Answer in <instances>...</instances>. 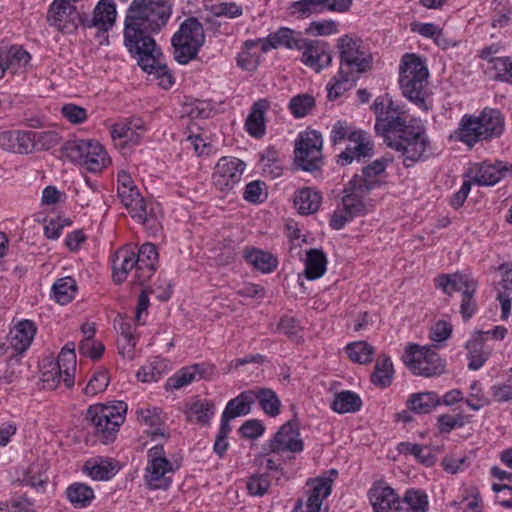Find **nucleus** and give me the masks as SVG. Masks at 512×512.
I'll return each mask as SVG.
<instances>
[{"mask_svg":"<svg viewBox=\"0 0 512 512\" xmlns=\"http://www.w3.org/2000/svg\"><path fill=\"white\" fill-rule=\"evenodd\" d=\"M373 109L376 114L375 131L388 147L401 153L406 168L430 156L431 142L424 125L415 120L407 124L406 111L388 94L378 96Z\"/></svg>","mask_w":512,"mask_h":512,"instance_id":"obj_1","label":"nucleus"},{"mask_svg":"<svg viewBox=\"0 0 512 512\" xmlns=\"http://www.w3.org/2000/svg\"><path fill=\"white\" fill-rule=\"evenodd\" d=\"M172 12L171 0H133L124 25V44L128 51L156 47L152 36L167 26Z\"/></svg>","mask_w":512,"mask_h":512,"instance_id":"obj_2","label":"nucleus"},{"mask_svg":"<svg viewBox=\"0 0 512 512\" xmlns=\"http://www.w3.org/2000/svg\"><path fill=\"white\" fill-rule=\"evenodd\" d=\"M116 19V6L113 0H101L92 13L85 11V4L73 5L63 0H55L49 7L47 21L58 31L73 33L80 23L84 28H97L107 32Z\"/></svg>","mask_w":512,"mask_h":512,"instance_id":"obj_3","label":"nucleus"},{"mask_svg":"<svg viewBox=\"0 0 512 512\" xmlns=\"http://www.w3.org/2000/svg\"><path fill=\"white\" fill-rule=\"evenodd\" d=\"M428 76L429 72L426 64L419 56L413 53L403 55L399 71V84L402 94L425 110L427 106L424 87L428 83Z\"/></svg>","mask_w":512,"mask_h":512,"instance_id":"obj_4","label":"nucleus"},{"mask_svg":"<svg viewBox=\"0 0 512 512\" xmlns=\"http://www.w3.org/2000/svg\"><path fill=\"white\" fill-rule=\"evenodd\" d=\"M127 404L119 401L114 405L97 404L90 406L86 420L93 426L95 436L104 444L113 442L119 427L125 421Z\"/></svg>","mask_w":512,"mask_h":512,"instance_id":"obj_5","label":"nucleus"},{"mask_svg":"<svg viewBox=\"0 0 512 512\" xmlns=\"http://www.w3.org/2000/svg\"><path fill=\"white\" fill-rule=\"evenodd\" d=\"M61 152L63 157L90 172H100L110 163L103 146L96 140H68L61 147Z\"/></svg>","mask_w":512,"mask_h":512,"instance_id":"obj_6","label":"nucleus"},{"mask_svg":"<svg viewBox=\"0 0 512 512\" xmlns=\"http://www.w3.org/2000/svg\"><path fill=\"white\" fill-rule=\"evenodd\" d=\"M117 192L121 202L135 221L141 223L147 229H156L157 220L153 209L151 208L148 211L144 197L141 196L132 178L125 171L118 173Z\"/></svg>","mask_w":512,"mask_h":512,"instance_id":"obj_7","label":"nucleus"},{"mask_svg":"<svg viewBox=\"0 0 512 512\" xmlns=\"http://www.w3.org/2000/svg\"><path fill=\"white\" fill-rule=\"evenodd\" d=\"M205 34L202 24L195 17L186 19L172 37L174 58L180 64L195 59L204 44Z\"/></svg>","mask_w":512,"mask_h":512,"instance_id":"obj_8","label":"nucleus"},{"mask_svg":"<svg viewBox=\"0 0 512 512\" xmlns=\"http://www.w3.org/2000/svg\"><path fill=\"white\" fill-rule=\"evenodd\" d=\"M323 138L316 130H305L298 135L294 145V164L303 171H320L324 165Z\"/></svg>","mask_w":512,"mask_h":512,"instance_id":"obj_9","label":"nucleus"},{"mask_svg":"<svg viewBox=\"0 0 512 512\" xmlns=\"http://www.w3.org/2000/svg\"><path fill=\"white\" fill-rule=\"evenodd\" d=\"M341 73L359 77L372 69L373 57L365 50L361 41L348 35L340 38L337 43Z\"/></svg>","mask_w":512,"mask_h":512,"instance_id":"obj_10","label":"nucleus"},{"mask_svg":"<svg viewBox=\"0 0 512 512\" xmlns=\"http://www.w3.org/2000/svg\"><path fill=\"white\" fill-rule=\"evenodd\" d=\"M166 457L164 447L155 445L147 451V465L144 480L149 489L166 490L172 483L171 475L177 470Z\"/></svg>","mask_w":512,"mask_h":512,"instance_id":"obj_11","label":"nucleus"},{"mask_svg":"<svg viewBox=\"0 0 512 512\" xmlns=\"http://www.w3.org/2000/svg\"><path fill=\"white\" fill-rule=\"evenodd\" d=\"M408 367L413 374L423 377H434L444 372L445 364L439 354L426 347L410 344L406 348Z\"/></svg>","mask_w":512,"mask_h":512,"instance_id":"obj_12","label":"nucleus"},{"mask_svg":"<svg viewBox=\"0 0 512 512\" xmlns=\"http://www.w3.org/2000/svg\"><path fill=\"white\" fill-rule=\"evenodd\" d=\"M129 52L137 57L138 65L143 71L153 74L158 79L160 87L166 90L172 87L174 78L168 67L161 63L162 52L158 46Z\"/></svg>","mask_w":512,"mask_h":512,"instance_id":"obj_13","label":"nucleus"},{"mask_svg":"<svg viewBox=\"0 0 512 512\" xmlns=\"http://www.w3.org/2000/svg\"><path fill=\"white\" fill-rule=\"evenodd\" d=\"M305 39L301 32L295 31L288 27H281L276 32L270 33L266 39L247 40L244 45L248 49L261 45L263 52L270 49H278L284 47L289 50H299L305 45Z\"/></svg>","mask_w":512,"mask_h":512,"instance_id":"obj_14","label":"nucleus"},{"mask_svg":"<svg viewBox=\"0 0 512 512\" xmlns=\"http://www.w3.org/2000/svg\"><path fill=\"white\" fill-rule=\"evenodd\" d=\"M244 169L245 163L240 159L222 157L215 166L213 184L220 191L230 190L240 181Z\"/></svg>","mask_w":512,"mask_h":512,"instance_id":"obj_15","label":"nucleus"},{"mask_svg":"<svg viewBox=\"0 0 512 512\" xmlns=\"http://www.w3.org/2000/svg\"><path fill=\"white\" fill-rule=\"evenodd\" d=\"M267 452L279 453L284 451L301 452L303 442L299 439L298 423L290 420L280 427L278 432L270 440L268 448H263Z\"/></svg>","mask_w":512,"mask_h":512,"instance_id":"obj_16","label":"nucleus"},{"mask_svg":"<svg viewBox=\"0 0 512 512\" xmlns=\"http://www.w3.org/2000/svg\"><path fill=\"white\" fill-rule=\"evenodd\" d=\"M301 50V62L315 72H320L332 63L330 46L325 41L305 39Z\"/></svg>","mask_w":512,"mask_h":512,"instance_id":"obj_17","label":"nucleus"},{"mask_svg":"<svg viewBox=\"0 0 512 512\" xmlns=\"http://www.w3.org/2000/svg\"><path fill=\"white\" fill-rule=\"evenodd\" d=\"M145 127L140 119H130L112 125L111 137L116 146L121 148L140 143Z\"/></svg>","mask_w":512,"mask_h":512,"instance_id":"obj_18","label":"nucleus"},{"mask_svg":"<svg viewBox=\"0 0 512 512\" xmlns=\"http://www.w3.org/2000/svg\"><path fill=\"white\" fill-rule=\"evenodd\" d=\"M134 261H137L134 273L135 282L143 285L156 271L158 262L156 246L152 243L143 244L137 253L134 251Z\"/></svg>","mask_w":512,"mask_h":512,"instance_id":"obj_19","label":"nucleus"},{"mask_svg":"<svg viewBox=\"0 0 512 512\" xmlns=\"http://www.w3.org/2000/svg\"><path fill=\"white\" fill-rule=\"evenodd\" d=\"M352 5V0H300L292 4V13L305 18L313 13L324 10L334 12H346Z\"/></svg>","mask_w":512,"mask_h":512,"instance_id":"obj_20","label":"nucleus"},{"mask_svg":"<svg viewBox=\"0 0 512 512\" xmlns=\"http://www.w3.org/2000/svg\"><path fill=\"white\" fill-rule=\"evenodd\" d=\"M351 142L354 146H347L344 151L338 155L337 162L342 166L350 164L353 159L372 157L374 144L368 134L363 130H358L351 134Z\"/></svg>","mask_w":512,"mask_h":512,"instance_id":"obj_21","label":"nucleus"},{"mask_svg":"<svg viewBox=\"0 0 512 512\" xmlns=\"http://www.w3.org/2000/svg\"><path fill=\"white\" fill-rule=\"evenodd\" d=\"M391 161L392 159L382 157L363 167L362 176L355 175L351 179L352 187L356 190H360L362 193H368L377 183L375 178L385 172L387 165Z\"/></svg>","mask_w":512,"mask_h":512,"instance_id":"obj_22","label":"nucleus"},{"mask_svg":"<svg viewBox=\"0 0 512 512\" xmlns=\"http://www.w3.org/2000/svg\"><path fill=\"white\" fill-rule=\"evenodd\" d=\"M369 494L374 512H397L402 510L399 496L389 486H375Z\"/></svg>","mask_w":512,"mask_h":512,"instance_id":"obj_23","label":"nucleus"},{"mask_svg":"<svg viewBox=\"0 0 512 512\" xmlns=\"http://www.w3.org/2000/svg\"><path fill=\"white\" fill-rule=\"evenodd\" d=\"M512 171V165L497 161L494 164L483 162L477 169L473 178L474 182L481 186H491L502 180Z\"/></svg>","mask_w":512,"mask_h":512,"instance_id":"obj_24","label":"nucleus"},{"mask_svg":"<svg viewBox=\"0 0 512 512\" xmlns=\"http://www.w3.org/2000/svg\"><path fill=\"white\" fill-rule=\"evenodd\" d=\"M435 286L451 295L455 291H476L477 282L466 274H441L434 280Z\"/></svg>","mask_w":512,"mask_h":512,"instance_id":"obj_25","label":"nucleus"},{"mask_svg":"<svg viewBox=\"0 0 512 512\" xmlns=\"http://www.w3.org/2000/svg\"><path fill=\"white\" fill-rule=\"evenodd\" d=\"M477 120L485 140L500 137L504 131L505 121L498 109L484 108Z\"/></svg>","mask_w":512,"mask_h":512,"instance_id":"obj_26","label":"nucleus"},{"mask_svg":"<svg viewBox=\"0 0 512 512\" xmlns=\"http://www.w3.org/2000/svg\"><path fill=\"white\" fill-rule=\"evenodd\" d=\"M269 106V101L266 99H259L252 105L245 121V129L250 136L256 139L264 136L266 129L265 113Z\"/></svg>","mask_w":512,"mask_h":512,"instance_id":"obj_27","label":"nucleus"},{"mask_svg":"<svg viewBox=\"0 0 512 512\" xmlns=\"http://www.w3.org/2000/svg\"><path fill=\"white\" fill-rule=\"evenodd\" d=\"M84 471L94 480L107 481L119 471V464L112 458L96 457L85 462Z\"/></svg>","mask_w":512,"mask_h":512,"instance_id":"obj_28","label":"nucleus"},{"mask_svg":"<svg viewBox=\"0 0 512 512\" xmlns=\"http://www.w3.org/2000/svg\"><path fill=\"white\" fill-rule=\"evenodd\" d=\"M29 131L9 130L0 133V147L19 154L31 153Z\"/></svg>","mask_w":512,"mask_h":512,"instance_id":"obj_29","label":"nucleus"},{"mask_svg":"<svg viewBox=\"0 0 512 512\" xmlns=\"http://www.w3.org/2000/svg\"><path fill=\"white\" fill-rule=\"evenodd\" d=\"M322 202L319 191L311 187H305L296 192L294 205L302 215H309L317 212Z\"/></svg>","mask_w":512,"mask_h":512,"instance_id":"obj_30","label":"nucleus"},{"mask_svg":"<svg viewBox=\"0 0 512 512\" xmlns=\"http://www.w3.org/2000/svg\"><path fill=\"white\" fill-rule=\"evenodd\" d=\"M481 131L477 117L464 116L454 134L458 140L472 147L479 140H485Z\"/></svg>","mask_w":512,"mask_h":512,"instance_id":"obj_31","label":"nucleus"},{"mask_svg":"<svg viewBox=\"0 0 512 512\" xmlns=\"http://www.w3.org/2000/svg\"><path fill=\"white\" fill-rule=\"evenodd\" d=\"M137 261H134V250L124 248L116 253L113 261V280L116 284L123 283L128 273L134 268L136 270Z\"/></svg>","mask_w":512,"mask_h":512,"instance_id":"obj_32","label":"nucleus"},{"mask_svg":"<svg viewBox=\"0 0 512 512\" xmlns=\"http://www.w3.org/2000/svg\"><path fill=\"white\" fill-rule=\"evenodd\" d=\"M441 405V398L435 392H421L412 394L407 407L416 414H428Z\"/></svg>","mask_w":512,"mask_h":512,"instance_id":"obj_33","label":"nucleus"},{"mask_svg":"<svg viewBox=\"0 0 512 512\" xmlns=\"http://www.w3.org/2000/svg\"><path fill=\"white\" fill-rule=\"evenodd\" d=\"M36 334V326L30 320L19 322L14 329L11 340L12 347L19 353H23L31 345Z\"/></svg>","mask_w":512,"mask_h":512,"instance_id":"obj_34","label":"nucleus"},{"mask_svg":"<svg viewBox=\"0 0 512 512\" xmlns=\"http://www.w3.org/2000/svg\"><path fill=\"white\" fill-rule=\"evenodd\" d=\"M55 367L63 372V382L67 388H71L74 385V373L76 370V354L75 348L68 349V345H65L58 355L57 362L54 363Z\"/></svg>","mask_w":512,"mask_h":512,"instance_id":"obj_35","label":"nucleus"},{"mask_svg":"<svg viewBox=\"0 0 512 512\" xmlns=\"http://www.w3.org/2000/svg\"><path fill=\"white\" fill-rule=\"evenodd\" d=\"M327 258L321 249H310L306 253L305 277L308 280L320 278L326 271Z\"/></svg>","mask_w":512,"mask_h":512,"instance_id":"obj_36","label":"nucleus"},{"mask_svg":"<svg viewBox=\"0 0 512 512\" xmlns=\"http://www.w3.org/2000/svg\"><path fill=\"white\" fill-rule=\"evenodd\" d=\"M243 256L249 264L263 273H270L277 267V259L269 252L247 248Z\"/></svg>","mask_w":512,"mask_h":512,"instance_id":"obj_37","label":"nucleus"},{"mask_svg":"<svg viewBox=\"0 0 512 512\" xmlns=\"http://www.w3.org/2000/svg\"><path fill=\"white\" fill-rule=\"evenodd\" d=\"M331 493V480L319 479L310 491L305 512H320L323 500ZM298 512H304L303 506Z\"/></svg>","mask_w":512,"mask_h":512,"instance_id":"obj_38","label":"nucleus"},{"mask_svg":"<svg viewBox=\"0 0 512 512\" xmlns=\"http://www.w3.org/2000/svg\"><path fill=\"white\" fill-rule=\"evenodd\" d=\"M362 400L355 392L345 390L337 393L331 404L333 411L339 414L354 413L361 409Z\"/></svg>","mask_w":512,"mask_h":512,"instance_id":"obj_39","label":"nucleus"},{"mask_svg":"<svg viewBox=\"0 0 512 512\" xmlns=\"http://www.w3.org/2000/svg\"><path fill=\"white\" fill-rule=\"evenodd\" d=\"M214 403L207 399L194 401L186 411L187 419L200 425H209L214 414Z\"/></svg>","mask_w":512,"mask_h":512,"instance_id":"obj_40","label":"nucleus"},{"mask_svg":"<svg viewBox=\"0 0 512 512\" xmlns=\"http://www.w3.org/2000/svg\"><path fill=\"white\" fill-rule=\"evenodd\" d=\"M31 152L50 150L60 144L62 137L54 130L29 131Z\"/></svg>","mask_w":512,"mask_h":512,"instance_id":"obj_41","label":"nucleus"},{"mask_svg":"<svg viewBox=\"0 0 512 512\" xmlns=\"http://www.w3.org/2000/svg\"><path fill=\"white\" fill-rule=\"evenodd\" d=\"M345 195L342 197V207L351 214L353 217H357L365 214L366 206L363 201V196L366 193H362L360 190L354 189L351 185V181L348 183V187L344 189Z\"/></svg>","mask_w":512,"mask_h":512,"instance_id":"obj_42","label":"nucleus"},{"mask_svg":"<svg viewBox=\"0 0 512 512\" xmlns=\"http://www.w3.org/2000/svg\"><path fill=\"white\" fill-rule=\"evenodd\" d=\"M254 402L255 391H244L227 403L224 412L234 419L236 417L248 414L250 412L251 405Z\"/></svg>","mask_w":512,"mask_h":512,"instance_id":"obj_43","label":"nucleus"},{"mask_svg":"<svg viewBox=\"0 0 512 512\" xmlns=\"http://www.w3.org/2000/svg\"><path fill=\"white\" fill-rule=\"evenodd\" d=\"M358 78L353 75L341 73V69L327 84L328 99L333 101L350 90Z\"/></svg>","mask_w":512,"mask_h":512,"instance_id":"obj_44","label":"nucleus"},{"mask_svg":"<svg viewBox=\"0 0 512 512\" xmlns=\"http://www.w3.org/2000/svg\"><path fill=\"white\" fill-rule=\"evenodd\" d=\"M483 347L484 344L483 340L481 339L480 332H477V335L472 340L467 342V357L469 359L468 368L470 370L480 369L488 359V354L484 352Z\"/></svg>","mask_w":512,"mask_h":512,"instance_id":"obj_45","label":"nucleus"},{"mask_svg":"<svg viewBox=\"0 0 512 512\" xmlns=\"http://www.w3.org/2000/svg\"><path fill=\"white\" fill-rule=\"evenodd\" d=\"M76 290V281L72 277L60 278L52 286L54 299L62 305L74 298Z\"/></svg>","mask_w":512,"mask_h":512,"instance_id":"obj_46","label":"nucleus"},{"mask_svg":"<svg viewBox=\"0 0 512 512\" xmlns=\"http://www.w3.org/2000/svg\"><path fill=\"white\" fill-rule=\"evenodd\" d=\"M66 495L75 507H86L94 498L93 489L83 483L70 485L66 490Z\"/></svg>","mask_w":512,"mask_h":512,"instance_id":"obj_47","label":"nucleus"},{"mask_svg":"<svg viewBox=\"0 0 512 512\" xmlns=\"http://www.w3.org/2000/svg\"><path fill=\"white\" fill-rule=\"evenodd\" d=\"M393 366L391 360L382 356L377 359L374 371L371 375V382L379 387H387L391 383Z\"/></svg>","mask_w":512,"mask_h":512,"instance_id":"obj_48","label":"nucleus"},{"mask_svg":"<svg viewBox=\"0 0 512 512\" xmlns=\"http://www.w3.org/2000/svg\"><path fill=\"white\" fill-rule=\"evenodd\" d=\"M138 419L141 423L151 428L148 433L152 438L157 436H164L163 432V420L160 415V411L157 408L141 409L138 412Z\"/></svg>","mask_w":512,"mask_h":512,"instance_id":"obj_49","label":"nucleus"},{"mask_svg":"<svg viewBox=\"0 0 512 512\" xmlns=\"http://www.w3.org/2000/svg\"><path fill=\"white\" fill-rule=\"evenodd\" d=\"M374 352V347L365 341L353 342L346 347V353L349 359L359 364L370 363Z\"/></svg>","mask_w":512,"mask_h":512,"instance_id":"obj_50","label":"nucleus"},{"mask_svg":"<svg viewBox=\"0 0 512 512\" xmlns=\"http://www.w3.org/2000/svg\"><path fill=\"white\" fill-rule=\"evenodd\" d=\"M258 400L264 412L272 417L280 413V400L276 393L269 388H261L255 391V400Z\"/></svg>","mask_w":512,"mask_h":512,"instance_id":"obj_51","label":"nucleus"},{"mask_svg":"<svg viewBox=\"0 0 512 512\" xmlns=\"http://www.w3.org/2000/svg\"><path fill=\"white\" fill-rule=\"evenodd\" d=\"M407 507L402 508L405 512H426L428 510V497L421 490L409 489L406 491L401 504Z\"/></svg>","mask_w":512,"mask_h":512,"instance_id":"obj_52","label":"nucleus"},{"mask_svg":"<svg viewBox=\"0 0 512 512\" xmlns=\"http://www.w3.org/2000/svg\"><path fill=\"white\" fill-rule=\"evenodd\" d=\"M398 451L401 454H409L415 456V458L419 460V462L427 466H431L435 462V457L430 452V450L427 447H424L420 444L401 442L398 445Z\"/></svg>","mask_w":512,"mask_h":512,"instance_id":"obj_53","label":"nucleus"},{"mask_svg":"<svg viewBox=\"0 0 512 512\" xmlns=\"http://www.w3.org/2000/svg\"><path fill=\"white\" fill-rule=\"evenodd\" d=\"M315 107V99L309 94H298L290 99L288 108L295 118L308 115Z\"/></svg>","mask_w":512,"mask_h":512,"instance_id":"obj_54","label":"nucleus"},{"mask_svg":"<svg viewBox=\"0 0 512 512\" xmlns=\"http://www.w3.org/2000/svg\"><path fill=\"white\" fill-rule=\"evenodd\" d=\"M167 368V362L163 358L156 357L148 365L141 367L137 377L142 382L157 381Z\"/></svg>","mask_w":512,"mask_h":512,"instance_id":"obj_55","label":"nucleus"},{"mask_svg":"<svg viewBox=\"0 0 512 512\" xmlns=\"http://www.w3.org/2000/svg\"><path fill=\"white\" fill-rule=\"evenodd\" d=\"M4 64L7 69L25 67L30 59V54L20 46H11L8 50L2 51Z\"/></svg>","mask_w":512,"mask_h":512,"instance_id":"obj_56","label":"nucleus"},{"mask_svg":"<svg viewBox=\"0 0 512 512\" xmlns=\"http://www.w3.org/2000/svg\"><path fill=\"white\" fill-rule=\"evenodd\" d=\"M197 380L194 371L191 366L183 367L179 371H177L173 376L169 377L166 381L165 388L168 389H181L193 381Z\"/></svg>","mask_w":512,"mask_h":512,"instance_id":"obj_57","label":"nucleus"},{"mask_svg":"<svg viewBox=\"0 0 512 512\" xmlns=\"http://www.w3.org/2000/svg\"><path fill=\"white\" fill-rule=\"evenodd\" d=\"M359 129H355L351 125L347 123L345 120H338L332 126L330 132V140L333 145H337L348 139L351 142V134L354 132H358Z\"/></svg>","mask_w":512,"mask_h":512,"instance_id":"obj_58","label":"nucleus"},{"mask_svg":"<svg viewBox=\"0 0 512 512\" xmlns=\"http://www.w3.org/2000/svg\"><path fill=\"white\" fill-rule=\"evenodd\" d=\"M246 487L250 495L263 496L270 487V480L265 474H255L248 479Z\"/></svg>","mask_w":512,"mask_h":512,"instance_id":"obj_59","label":"nucleus"},{"mask_svg":"<svg viewBox=\"0 0 512 512\" xmlns=\"http://www.w3.org/2000/svg\"><path fill=\"white\" fill-rule=\"evenodd\" d=\"M108 384V373L104 370H100L93 374L83 391L86 395H95L104 391Z\"/></svg>","mask_w":512,"mask_h":512,"instance_id":"obj_60","label":"nucleus"},{"mask_svg":"<svg viewBox=\"0 0 512 512\" xmlns=\"http://www.w3.org/2000/svg\"><path fill=\"white\" fill-rule=\"evenodd\" d=\"M464 424L465 420L462 414L455 416L443 414L437 418V428L441 434H449L453 429L460 428Z\"/></svg>","mask_w":512,"mask_h":512,"instance_id":"obj_61","label":"nucleus"},{"mask_svg":"<svg viewBox=\"0 0 512 512\" xmlns=\"http://www.w3.org/2000/svg\"><path fill=\"white\" fill-rule=\"evenodd\" d=\"M209 11L216 17L225 16L228 18H237L243 13L242 7L233 2L213 4L209 7Z\"/></svg>","mask_w":512,"mask_h":512,"instance_id":"obj_62","label":"nucleus"},{"mask_svg":"<svg viewBox=\"0 0 512 512\" xmlns=\"http://www.w3.org/2000/svg\"><path fill=\"white\" fill-rule=\"evenodd\" d=\"M495 80L512 84V58L502 57L495 62Z\"/></svg>","mask_w":512,"mask_h":512,"instance_id":"obj_63","label":"nucleus"},{"mask_svg":"<svg viewBox=\"0 0 512 512\" xmlns=\"http://www.w3.org/2000/svg\"><path fill=\"white\" fill-rule=\"evenodd\" d=\"M491 395L498 403L512 401V375L505 382L492 386Z\"/></svg>","mask_w":512,"mask_h":512,"instance_id":"obj_64","label":"nucleus"}]
</instances>
